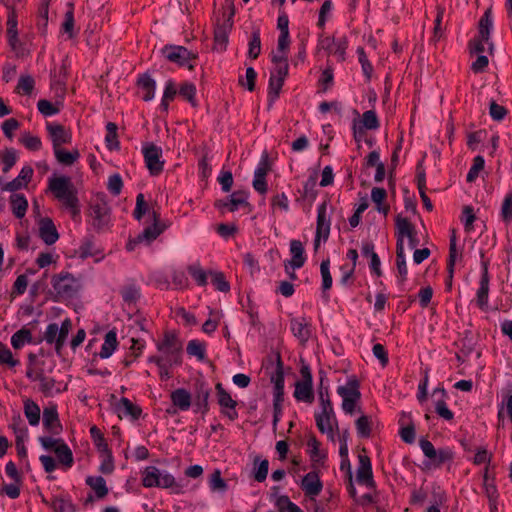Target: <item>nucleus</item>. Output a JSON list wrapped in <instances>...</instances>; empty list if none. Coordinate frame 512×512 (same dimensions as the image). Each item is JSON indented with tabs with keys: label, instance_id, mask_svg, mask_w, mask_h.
I'll list each match as a JSON object with an SVG mask.
<instances>
[{
	"label": "nucleus",
	"instance_id": "obj_1",
	"mask_svg": "<svg viewBox=\"0 0 512 512\" xmlns=\"http://www.w3.org/2000/svg\"><path fill=\"white\" fill-rule=\"evenodd\" d=\"M49 190L53 193L56 199L71 209L74 216L78 214L79 210L77 208V192L69 177L58 176L50 178Z\"/></svg>",
	"mask_w": 512,
	"mask_h": 512
},
{
	"label": "nucleus",
	"instance_id": "obj_2",
	"mask_svg": "<svg viewBox=\"0 0 512 512\" xmlns=\"http://www.w3.org/2000/svg\"><path fill=\"white\" fill-rule=\"evenodd\" d=\"M396 235V256L413 255L417 246L415 228L407 218H403L400 215L396 218Z\"/></svg>",
	"mask_w": 512,
	"mask_h": 512
},
{
	"label": "nucleus",
	"instance_id": "obj_3",
	"mask_svg": "<svg viewBox=\"0 0 512 512\" xmlns=\"http://www.w3.org/2000/svg\"><path fill=\"white\" fill-rule=\"evenodd\" d=\"M159 356H151L153 359H164L170 362V365H179L181 363L182 344L173 333H165L162 341L157 343Z\"/></svg>",
	"mask_w": 512,
	"mask_h": 512
},
{
	"label": "nucleus",
	"instance_id": "obj_4",
	"mask_svg": "<svg viewBox=\"0 0 512 512\" xmlns=\"http://www.w3.org/2000/svg\"><path fill=\"white\" fill-rule=\"evenodd\" d=\"M41 446L47 451H53L58 459L60 465L65 469L73 466L74 458L72 450L61 438H53L50 436L39 437Z\"/></svg>",
	"mask_w": 512,
	"mask_h": 512
},
{
	"label": "nucleus",
	"instance_id": "obj_5",
	"mask_svg": "<svg viewBox=\"0 0 512 512\" xmlns=\"http://www.w3.org/2000/svg\"><path fill=\"white\" fill-rule=\"evenodd\" d=\"M51 284L57 301L75 298L80 288L78 281L69 273L54 276Z\"/></svg>",
	"mask_w": 512,
	"mask_h": 512
},
{
	"label": "nucleus",
	"instance_id": "obj_6",
	"mask_svg": "<svg viewBox=\"0 0 512 512\" xmlns=\"http://www.w3.org/2000/svg\"><path fill=\"white\" fill-rule=\"evenodd\" d=\"M72 323L70 319H65L61 326L59 327L57 323H50L45 332H44V340L48 344H54L55 351L58 355L61 354V351L65 345L68 334L71 330Z\"/></svg>",
	"mask_w": 512,
	"mask_h": 512
},
{
	"label": "nucleus",
	"instance_id": "obj_7",
	"mask_svg": "<svg viewBox=\"0 0 512 512\" xmlns=\"http://www.w3.org/2000/svg\"><path fill=\"white\" fill-rule=\"evenodd\" d=\"M142 484L146 488H173L176 486V481L170 473L162 472L155 466H148L142 472Z\"/></svg>",
	"mask_w": 512,
	"mask_h": 512
},
{
	"label": "nucleus",
	"instance_id": "obj_8",
	"mask_svg": "<svg viewBox=\"0 0 512 512\" xmlns=\"http://www.w3.org/2000/svg\"><path fill=\"white\" fill-rule=\"evenodd\" d=\"M337 393L342 398L343 411L346 414H353L356 404L361 398L358 381L349 379L345 385L337 388Z\"/></svg>",
	"mask_w": 512,
	"mask_h": 512
},
{
	"label": "nucleus",
	"instance_id": "obj_9",
	"mask_svg": "<svg viewBox=\"0 0 512 512\" xmlns=\"http://www.w3.org/2000/svg\"><path fill=\"white\" fill-rule=\"evenodd\" d=\"M491 8L487 9L479 21V38L474 39L470 43V50L472 53H482L485 51V44L489 45L492 50V43L489 42L490 30L492 28Z\"/></svg>",
	"mask_w": 512,
	"mask_h": 512
},
{
	"label": "nucleus",
	"instance_id": "obj_10",
	"mask_svg": "<svg viewBox=\"0 0 512 512\" xmlns=\"http://www.w3.org/2000/svg\"><path fill=\"white\" fill-rule=\"evenodd\" d=\"M6 34H7V41L8 45L11 48V50L16 54L18 57H22L27 54V50L24 46V44L20 41L19 35H18V20L15 9H11L8 12L7 15V22H6Z\"/></svg>",
	"mask_w": 512,
	"mask_h": 512
},
{
	"label": "nucleus",
	"instance_id": "obj_11",
	"mask_svg": "<svg viewBox=\"0 0 512 512\" xmlns=\"http://www.w3.org/2000/svg\"><path fill=\"white\" fill-rule=\"evenodd\" d=\"M146 167L152 176H158L164 168L162 148L154 143H147L142 149Z\"/></svg>",
	"mask_w": 512,
	"mask_h": 512
},
{
	"label": "nucleus",
	"instance_id": "obj_12",
	"mask_svg": "<svg viewBox=\"0 0 512 512\" xmlns=\"http://www.w3.org/2000/svg\"><path fill=\"white\" fill-rule=\"evenodd\" d=\"M162 54L170 62L177 63L180 66H186L189 70L194 68V65L191 64L190 61L196 58V54L183 46H165L162 49Z\"/></svg>",
	"mask_w": 512,
	"mask_h": 512
},
{
	"label": "nucleus",
	"instance_id": "obj_13",
	"mask_svg": "<svg viewBox=\"0 0 512 512\" xmlns=\"http://www.w3.org/2000/svg\"><path fill=\"white\" fill-rule=\"evenodd\" d=\"M152 216L154 223L146 227L134 240L129 241L127 244L128 252H132L137 244H141L143 242L149 244L163 232L164 227L159 224V215L153 211Z\"/></svg>",
	"mask_w": 512,
	"mask_h": 512
},
{
	"label": "nucleus",
	"instance_id": "obj_14",
	"mask_svg": "<svg viewBox=\"0 0 512 512\" xmlns=\"http://www.w3.org/2000/svg\"><path fill=\"white\" fill-rule=\"evenodd\" d=\"M330 233V221L327 217V205L322 203L318 207L316 235L314 239V253H319L321 241H326Z\"/></svg>",
	"mask_w": 512,
	"mask_h": 512
},
{
	"label": "nucleus",
	"instance_id": "obj_15",
	"mask_svg": "<svg viewBox=\"0 0 512 512\" xmlns=\"http://www.w3.org/2000/svg\"><path fill=\"white\" fill-rule=\"evenodd\" d=\"M358 468L356 472V480L359 484L367 487H373L375 482L373 480L371 460L363 449L358 455Z\"/></svg>",
	"mask_w": 512,
	"mask_h": 512
},
{
	"label": "nucleus",
	"instance_id": "obj_16",
	"mask_svg": "<svg viewBox=\"0 0 512 512\" xmlns=\"http://www.w3.org/2000/svg\"><path fill=\"white\" fill-rule=\"evenodd\" d=\"M215 388L217 392V401L221 407V412L230 420H236L238 418V413L236 411L237 402L224 389L221 383H217Z\"/></svg>",
	"mask_w": 512,
	"mask_h": 512
},
{
	"label": "nucleus",
	"instance_id": "obj_17",
	"mask_svg": "<svg viewBox=\"0 0 512 512\" xmlns=\"http://www.w3.org/2000/svg\"><path fill=\"white\" fill-rule=\"evenodd\" d=\"M270 171V164L268 159V154L264 153L261 161L254 172L253 179V188L259 192L260 194H265L267 192V182L266 175Z\"/></svg>",
	"mask_w": 512,
	"mask_h": 512
},
{
	"label": "nucleus",
	"instance_id": "obj_18",
	"mask_svg": "<svg viewBox=\"0 0 512 512\" xmlns=\"http://www.w3.org/2000/svg\"><path fill=\"white\" fill-rule=\"evenodd\" d=\"M482 275L479 283V288L476 294V303L482 310H486L488 307L489 298V273H488V261H482Z\"/></svg>",
	"mask_w": 512,
	"mask_h": 512
},
{
	"label": "nucleus",
	"instance_id": "obj_19",
	"mask_svg": "<svg viewBox=\"0 0 512 512\" xmlns=\"http://www.w3.org/2000/svg\"><path fill=\"white\" fill-rule=\"evenodd\" d=\"M301 489L310 499H314L321 493L323 484L316 471H311L302 478Z\"/></svg>",
	"mask_w": 512,
	"mask_h": 512
},
{
	"label": "nucleus",
	"instance_id": "obj_20",
	"mask_svg": "<svg viewBox=\"0 0 512 512\" xmlns=\"http://www.w3.org/2000/svg\"><path fill=\"white\" fill-rule=\"evenodd\" d=\"M272 382L274 384L273 410H279V408H282L284 400V374L280 356H278L277 370L276 374L272 377Z\"/></svg>",
	"mask_w": 512,
	"mask_h": 512
},
{
	"label": "nucleus",
	"instance_id": "obj_21",
	"mask_svg": "<svg viewBox=\"0 0 512 512\" xmlns=\"http://www.w3.org/2000/svg\"><path fill=\"white\" fill-rule=\"evenodd\" d=\"M318 47L319 49L327 51L329 54L336 55L340 61L345 59L347 44L344 39L336 42L332 37H321L318 42Z\"/></svg>",
	"mask_w": 512,
	"mask_h": 512
},
{
	"label": "nucleus",
	"instance_id": "obj_22",
	"mask_svg": "<svg viewBox=\"0 0 512 512\" xmlns=\"http://www.w3.org/2000/svg\"><path fill=\"white\" fill-rule=\"evenodd\" d=\"M290 329L302 344H305L311 337V323L305 317L292 318Z\"/></svg>",
	"mask_w": 512,
	"mask_h": 512
},
{
	"label": "nucleus",
	"instance_id": "obj_23",
	"mask_svg": "<svg viewBox=\"0 0 512 512\" xmlns=\"http://www.w3.org/2000/svg\"><path fill=\"white\" fill-rule=\"evenodd\" d=\"M46 128L53 144V150L71 142V134L63 125L48 123Z\"/></svg>",
	"mask_w": 512,
	"mask_h": 512
},
{
	"label": "nucleus",
	"instance_id": "obj_24",
	"mask_svg": "<svg viewBox=\"0 0 512 512\" xmlns=\"http://www.w3.org/2000/svg\"><path fill=\"white\" fill-rule=\"evenodd\" d=\"M210 394H211V388L207 382L198 380L195 383V388H194L195 405L200 410H202L203 413H206L209 410Z\"/></svg>",
	"mask_w": 512,
	"mask_h": 512
},
{
	"label": "nucleus",
	"instance_id": "obj_25",
	"mask_svg": "<svg viewBox=\"0 0 512 512\" xmlns=\"http://www.w3.org/2000/svg\"><path fill=\"white\" fill-rule=\"evenodd\" d=\"M248 196L244 191L233 192L227 200H219L216 202V206L219 209H227L230 212L238 210L240 207L248 206Z\"/></svg>",
	"mask_w": 512,
	"mask_h": 512
},
{
	"label": "nucleus",
	"instance_id": "obj_26",
	"mask_svg": "<svg viewBox=\"0 0 512 512\" xmlns=\"http://www.w3.org/2000/svg\"><path fill=\"white\" fill-rule=\"evenodd\" d=\"M43 425L52 434H59L62 426L59 421L57 406L50 404L43 410Z\"/></svg>",
	"mask_w": 512,
	"mask_h": 512
},
{
	"label": "nucleus",
	"instance_id": "obj_27",
	"mask_svg": "<svg viewBox=\"0 0 512 512\" xmlns=\"http://www.w3.org/2000/svg\"><path fill=\"white\" fill-rule=\"evenodd\" d=\"M33 173H34V171L31 166H29V165L24 166L21 169L19 175L12 181L6 183L2 187V190L15 192L17 190L25 188L28 185V183L31 181Z\"/></svg>",
	"mask_w": 512,
	"mask_h": 512
},
{
	"label": "nucleus",
	"instance_id": "obj_28",
	"mask_svg": "<svg viewBox=\"0 0 512 512\" xmlns=\"http://www.w3.org/2000/svg\"><path fill=\"white\" fill-rule=\"evenodd\" d=\"M38 230L40 238L48 245L55 243L59 238L56 226L48 217L39 220Z\"/></svg>",
	"mask_w": 512,
	"mask_h": 512
},
{
	"label": "nucleus",
	"instance_id": "obj_29",
	"mask_svg": "<svg viewBox=\"0 0 512 512\" xmlns=\"http://www.w3.org/2000/svg\"><path fill=\"white\" fill-rule=\"evenodd\" d=\"M90 215L93 219V225L97 228H102L109 221V208L106 203L97 201L91 205Z\"/></svg>",
	"mask_w": 512,
	"mask_h": 512
},
{
	"label": "nucleus",
	"instance_id": "obj_30",
	"mask_svg": "<svg viewBox=\"0 0 512 512\" xmlns=\"http://www.w3.org/2000/svg\"><path fill=\"white\" fill-rule=\"evenodd\" d=\"M115 410L120 418L130 417L132 420H137L141 415V408L133 404L128 398H121L115 405Z\"/></svg>",
	"mask_w": 512,
	"mask_h": 512
},
{
	"label": "nucleus",
	"instance_id": "obj_31",
	"mask_svg": "<svg viewBox=\"0 0 512 512\" xmlns=\"http://www.w3.org/2000/svg\"><path fill=\"white\" fill-rule=\"evenodd\" d=\"M64 390H66V385L62 386L61 382H57L54 378L48 377L45 374L39 380V391L45 397H53Z\"/></svg>",
	"mask_w": 512,
	"mask_h": 512
},
{
	"label": "nucleus",
	"instance_id": "obj_32",
	"mask_svg": "<svg viewBox=\"0 0 512 512\" xmlns=\"http://www.w3.org/2000/svg\"><path fill=\"white\" fill-rule=\"evenodd\" d=\"M170 399L173 406L181 411H187L191 406V394L184 388L174 390Z\"/></svg>",
	"mask_w": 512,
	"mask_h": 512
},
{
	"label": "nucleus",
	"instance_id": "obj_33",
	"mask_svg": "<svg viewBox=\"0 0 512 512\" xmlns=\"http://www.w3.org/2000/svg\"><path fill=\"white\" fill-rule=\"evenodd\" d=\"M317 428L321 433H326L331 440H334V426L337 427L335 416L315 414Z\"/></svg>",
	"mask_w": 512,
	"mask_h": 512
},
{
	"label": "nucleus",
	"instance_id": "obj_34",
	"mask_svg": "<svg viewBox=\"0 0 512 512\" xmlns=\"http://www.w3.org/2000/svg\"><path fill=\"white\" fill-rule=\"evenodd\" d=\"M399 422L402 425L399 432L401 439L405 443L412 444L415 441V428L410 422V415L402 412Z\"/></svg>",
	"mask_w": 512,
	"mask_h": 512
},
{
	"label": "nucleus",
	"instance_id": "obj_35",
	"mask_svg": "<svg viewBox=\"0 0 512 512\" xmlns=\"http://www.w3.org/2000/svg\"><path fill=\"white\" fill-rule=\"evenodd\" d=\"M10 205L12 213L16 218L21 219L25 216L28 208V201L23 194H12L10 196Z\"/></svg>",
	"mask_w": 512,
	"mask_h": 512
},
{
	"label": "nucleus",
	"instance_id": "obj_36",
	"mask_svg": "<svg viewBox=\"0 0 512 512\" xmlns=\"http://www.w3.org/2000/svg\"><path fill=\"white\" fill-rule=\"evenodd\" d=\"M294 397L298 401L311 404L314 400L312 384L297 381L295 384Z\"/></svg>",
	"mask_w": 512,
	"mask_h": 512
},
{
	"label": "nucleus",
	"instance_id": "obj_37",
	"mask_svg": "<svg viewBox=\"0 0 512 512\" xmlns=\"http://www.w3.org/2000/svg\"><path fill=\"white\" fill-rule=\"evenodd\" d=\"M118 342H117V334L114 330H110L106 333L104 342L101 346L99 356L102 359L109 358L115 349L117 348Z\"/></svg>",
	"mask_w": 512,
	"mask_h": 512
},
{
	"label": "nucleus",
	"instance_id": "obj_38",
	"mask_svg": "<svg viewBox=\"0 0 512 512\" xmlns=\"http://www.w3.org/2000/svg\"><path fill=\"white\" fill-rule=\"evenodd\" d=\"M24 414L31 426H37L40 422L41 410L39 405L33 400L24 401Z\"/></svg>",
	"mask_w": 512,
	"mask_h": 512
},
{
	"label": "nucleus",
	"instance_id": "obj_39",
	"mask_svg": "<svg viewBox=\"0 0 512 512\" xmlns=\"http://www.w3.org/2000/svg\"><path fill=\"white\" fill-rule=\"evenodd\" d=\"M32 333L29 329L23 327L15 332L11 337V345L14 349H21L26 344L32 342Z\"/></svg>",
	"mask_w": 512,
	"mask_h": 512
},
{
	"label": "nucleus",
	"instance_id": "obj_40",
	"mask_svg": "<svg viewBox=\"0 0 512 512\" xmlns=\"http://www.w3.org/2000/svg\"><path fill=\"white\" fill-rule=\"evenodd\" d=\"M86 484L94 490L98 498H104L108 494L106 481L102 476H89Z\"/></svg>",
	"mask_w": 512,
	"mask_h": 512
},
{
	"label": "nucleus",
	"instance_id": "obj_41",
	"mask_svg": "<svg viewBox=\"0 0 512 512\" xmlns=\"http://www.w3.org/2000/svg\"><path fill=\"white\" fill-rule=\"evenodd\" d=\"M54 154L60 164L71 166L80 157L79 151L74 149L67 151L61 147L54 149Z\"/></svg>",
	"mask_w": 512,
	"mask_h": 512
},
{
	"label": "nucleus",
	"instance_id": "obj_42",
	"mask_svg": "<svg viewBox=\"0 0 512 512\" xmlns=\"http://www.w3.org/2000/svg\"><path fill=\"white\" fill-rule=\"evenodd\" d=\"M138 86L144 91L142 99L144 101H150L153 99L155 94V81L148 75H142L138 79Z\"/></svg>",
	"mask_w": 512,
	"mask_h": 512
},
{
	"label": "nucleus",
	"instance_id": "obj_43",
	"mask_svg": "<svg viewBox=\"0 0 512 512\" xmlns=\"http://www.w3.org/2000/svg\"><path fill=\"white\" fill-rule=\"evenodd\" d=\"M67 6H68V10L65 13V19H64V22L62 23V32L67 34L68 38L72 39L76 35L75 30H74V25H75L74 12H73L74 4L70 2V3H68Z\"/></svg>",
	"mask_w": 512,
	"mask_h": 512
},
{
	"label": "nucleus",
	"instance_id": "obj_44",
	"mask_svg": "<svg viewBox=\"0 0 512 512\" xmlns=\"http://www.w3.org/2000/svg\"><path fill=\"white\" fill-rule=\"evenodd\" d=\"M320 272H321V277H322V286H321L322 293H323V296L326 297V299H328L327 291L332 286V276L330 273L329 259L322 261L321 266H320Z\"/></svg>",
	"mask_w": 512,
	"mask_h": 512
},
{
	"label": "nucleus",
	"instance_id": "obj_45",
	"mask_svg": "<svg viewBox=\"0 0 512 512\" xmlns=\"http://www.w3.org/2000/svg\"><path fill=\"white\" fill-rule=\"evenodd\" d=\"M308 453L313 462L319 463L322 462L326 455L320 451V442L316 439L314 435H310L307 441Z\"/></svg>",
	"mask_w": 512,
	"mask_h": 512
},
{
	"label": "nucleus",
	"instance_id": "obj_46",
	"mask_svg": "<svg viewBox=\"0 0 512 512\" xmlns=\"http://www.w3.org/2000/svg\"><path fill=\"white\" fill-rule=\"evenodd\" d=\"M187 270L198 286L207 285L209 271L204 270L198 263L189 265Z\"/></svg>",
	"mask_w": 512,
	"mask_h": 512
},
{
	"label": "nucleus",
	"instance_id": "obj_47",
	"mask_svg": "<svg viewBox=\"0 0 512 512\" xmlns=\"http://www.w3.org/2000/svg\"><path fill=\"white\" fill-rule=\"evenodd\" d=\"M209 276L211 277V282L215 286V289L227 293L230 291V284L226 280L224 273L216 270H209Z\"/></svg>",
	"mask_w": 512,
	"mask_h": 512
},
{
	"label": "nucleus",
	"instance_id": "obj_48",
	"mask_svg": "<svg viewBox=\"0 0 512 512\" xmlns=\"http://www.w3.org/2000/svg\"><path fill=\"white\" fill-rule=\"evenodd\" d=\"M248 46V56L252 59H256L261 52V39L259 28L253 29Z\"/></svg>",
	"mask_w": 512,
	"mask_h": 512
},
{
	"label": "nucleus",
	"instance_id": "obj_49",
	"mask_svg": "<svg viewBox=\"0 0 512 512\" xmlns=\"http://www.w3.org/2000/svg\"><path fill=\"white\" fill-rule=\"evenodd\" d=\"M51 0H41V4L38 9V29L42 34L46 33L48 26V14H49V4Z\"/></svg>",
	"mask_w": 512,
	"mask_h": 512
},
{
	"label": "nucleus",
	"instance_id": "obj_50",
	"mask_svg": "<svg viewBox=\"0 0 512 512\" xmlns=\"http://www.w3.org/2000/svg\"><path fill=\"white\" fill-rule=\"evenodd\" d=\"M209 487H210V490L213 492L224 493L227 490L228 485H227L226 481L222 478L220 470L216 469L210 475Z\"/></svg>",
	"mask_w": 512,
	"mask_h": 512
},
{
	"label": "nucleus",
	"instance_id": "obj_51",
	"mask_svg": "<svg viewBox=\"0 0 512 512\" xmlns=\"http://www.w3.org/2000/svg\"><path fill=\"white\" fill-rule=\"evenodd\" d=\"M318 173L313 172L308 179L305 181L303 185L302 196L308 199H315L317 195L316 185H317Z\"/></svg>",
	"mask_w": 512,
	"mask_h": 512
},
{
	"label": "nucleus",
	"instance_id": "obj_52",
	"mask_svg": "<svg viewBox=\"0 0 512 512\" xmlns=\"http://www.w3.org/2000/svg\"><path fill=\"white\" fill-rule=\"evenodd\" d=\"M387 196L386 190L384 188L374 187L371 191L372 201L377 205V210L386 215L389 211L388 206H383V201Z\"/></svg>",
	"mask_w": 512,
	"mask_h": 512
},
{
	"label": "nucleus",
	"instance_id": "obj_53",
	"mask_svg": "<svg viewBox=\"0 0 512 512\" xmlns=\"http://www.w3.org/2000/svg\"><path fill=\"white\" fill-rule=\"evenodd\" d=\"M35 81L30 75H21L16 86V92L19 94L30 95L34 89Z\"/></svg>",
	"mask_w": 512,
	"mask_h": 512
},
{
	"label": "nucleus",
	"instance_id": "obj_54",
	"mask_svg": "<svg viewBox=\"0 0 512 512\" xmlns=\"http://www.w3.org/2000/svg\"><path fill=\"white\" fill-rule=\"evenodd\" d=\"M60 102L51 103L46 99H40L37 103V108L39 112L44 116H52L60 111Z\"/></svg>",
	"mask_w": 512,
	"mask_h": 512
},
{
	"label": "nucleus",
	"instance_id": "obj_55",
	"mask_svg": "<svg viewBox=\"0 0 512 512\" xmlns=\"http://www.w3.org/2000/svg\"><path fill=\"white\" fill-rule=\"evenodd\" d=\"M107 134L105 141L109 150L119 148V141L117 140V126L115 123L109 122L106 125Z\"/></svg>",
	"mask_w": 512,
	"mask_h": 512
},
{
	"label": "nucleus",
	"instance_id": "obj_56",
	"mask_svg": "<svg viewBox=\"0 0 512 512\" xmlns=\"http://www.w3.org/2000/svg\"><path fill=\"white\" fill-rule=\"evenodd\" d=\"M356 430L360 437L368 438L371 435V419L366 415L360 416L356 420Z\"/></svg>",
	"mask_w": 512,
	"mask_h": 512
},
{
	"label": "nucleus",
	"instance_id": "obj_57",
	"mask_svg": "<svg viewBox=\"0 0 512 512\" xmlns=\"http://www.w3.org/2000/svg\"><path fill=\"white\" fill-rule=\"evenodd\" d=\"M19 141L28 150H31V151H38L42 146V142H41L40 138L37 136L31 135L28 132L23 133L21 135Z\"/></svg>",
	"mask_w": 512,
	"mask_h": 512
},
{
	"label": "nucleus",
	"instance_id": "obj_58",
	"mask_svg": "<svg viewBox=\"0 0 512 512\" xmlns=\"http://www.w3.org/2000/svg\"><path fill=\"white\" fill-rule=\"evenodd\" d=\"M205 344L198 340H191L187 345V353L190 356H195L199 360H203L205 358Z\"/></svg>",
	"mask_w": 512,
	"mask_h": 512
},
{
	"label": "nucleus",
	"instance_id": "obj_59",
	"mask_svg": "<svg viewBox=\"0 0 512 512\" xmlns=\"http://www.w3.org/2000/svg\"><path fill=\"white\" fill-rule=\"evenodd\" d=\"M121 295L126 303H135L140 297V290L136 285H127L121 290Z\"/></svg>",
	"mask_w": 512,
	"mask_h": 512
},
{
	"label": "nucleus",
	"instance_id": "obj_60",
	"mask_svg": "<svg viewBox=\"0 0 512 512\" xmlns=\"http://www.w3.org/2000/svg\"><path fill=\"white\" fill-rule=\"evenodd\" d=\"M283 84L284 80H281V78H276V75L271 73L269 79V97L271 101H274L279 96Z\"/></svg>",
	"mask_w": 512,
	"mask_h": 512
},
{
	"label": "nucleus",
	"instance_id": "obj_61",
	"mask_svg": "<svg viewBox=\"0 0 512 512\" xmlns=\"http://www.w3.org/2000/svg\"><path fill=\"white\" fill-rule=\"evenodd\" d=\"M17 152L15 149L10 148L6 149L4 151V154L2 156V162H3V172L7 173L16 163L17 161Z\"/></svg>",
	"mask_w": 512,
	"mask_h": 512
},
{
	"label": "nucleus",
	"instance_id": "obj_62",
	"mask_svg": "<svg viewBox=\"0 0 512 512\" xmlns=\"http://www.w3.org/2000/svg\"><path fill=\"white\" fill-rule=\"evenodd\" d=\"M79 253L80 256H94L101 253V251L98 247H96L94 241L91 238H86L79 248Z\"/></svg>",
	"mask_w": 512,
	"mask_h": 512
},
{
	"label": "nucleus",
	"instance_id": "obj_63",
	"mask_svg": "<svg viewBox=\"0 0 512 512\" xmlns=\"http://www.w3.org/2000/svg\"><path fill=\"white\" fill-rule=\"evenodd\" d=\"M214 41L215 44L220 46L222 50L225 49L226 44L228 42V27L227 26H217L214 31Z\"/></svg>",
	"mask_w": 512,
	"mask_h": 512
},
{
	"label": "nucleus",
	"instance_id": "obj_64",
	"mask_svg": "<svg viewBox=\"0 0 512 512\" xmlns=\"http://www.w3.org/2000/svg\"><path fill=\"white\" fill-rule=\"evenodd\" d=\"M362 123L366 129L375 130L379 127V121L373 110H368L362 115Z\"/></svg>",
	"mask_w": 512,
	"mask_h": 512
}]
</instances>
